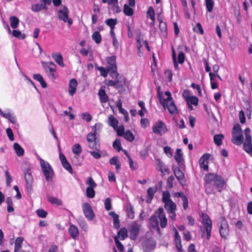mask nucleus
<instances>
[{"mask_svg": "<svg viewBox=\"0 0 252 252\" xmlns=\"http://www.w3.org/2000/svg\"><path fill=\"white\" fill-rule=\"evenodd\" d=\"M157 93L159 102L164 108H167L169 112L171 114H176L177 113V107L172 99L170 92L169 91L165 92L164 94L167 96V98H164L163 93L160 91V87L159 86L158 88Z\"/></svg>", "mask_w": 252, "mask_h": 252, "instance_id": "f257e3e1", "label": "nucleus"}, {"mask_svg": "<svg viewBox=\"0 0 252 252\" xmlns=\"http://www.w3.org/2000/svg\"><path fill=\"white\" fill-rule=\"evenodd\" d=\"M163 212V209L160 207L150 218V223L151 227L158 232H159L160 230L158 219L160 220L161 227L165 228L167 225V220Z\"/></svg>", "mask_w": 252, "mask_h": 252, "instance_id": "f03ea898", "label": "nucleus"}, {"mask_svg": "<svg viewBox=\"0 0 252 252\" xmlns=\"http://www.w3.org/2000/svg\"><path fill=\"white\" fill-rule=\"evenodd\" d=\"M232 134V142L234 144L240 145L243 142L244 137L241 126L239 124H236L234 126Z\"/></svg>", "mask_w": 252, "mask_h": 252, "instance_id": "7ed1b4c3", "label": "nucleus"}, {"mask_svg": "<svg viewBox=\"0 0 252 252\" xmlns=\"http://www.w3.org/2000/svg\"><path fill=\"white\" fill-rule=\"evenodd\" d=\"M106 85L107 86L114 87L120 91L122 90L126 85V79L124 76H120L115 80H108Z\"/></svg>", "mask_w": 252, "mask_h": 252, "instance_id": "20e7f679", "label": "nucleus"}, {"mask_svg": "<svg viewBox=\"0 0 252 252\" xmlns=\"http://www.w3.org/2000/svg\"><path fill=\"white\" fill-rule=\"evenodd\" d=\"M40 166L46 180L48 182L51 181L54 175V172L50 164L45 160H42Z\"/></svg>", "mask_w": 252, "mask_h": 252, "instance_id": "39448f33", "label": "nucleus"}, {"mask_svg": "<svg viewBox=\"0 0 252 252\" xmlns=\"http://www.w3.org/2000/svg\"><path fill=\"white\" fill-rule=\"evenodd\" d=\"M68 13L67 7L66 6H63L62 9L58 10V16L60 20L67 23L68 25L70 26L72 24V20L69 18Z\"/></svg>", "mask_w": 252, "mask_h": 252, "instance_id": "423d86ee", "label": "nucleus"}, {"mask_svg": "<svg viewBox=\"0 0 252 252\" xmlns=\"http://www.w3.org/2000/svg\"><path fill=\"white\" fill-rule=\"evenodd\" d=\"M87 141L90 148L99 151L100 144L97 140L96 136L91 133H89L87 136Z\"/></svg>", "mask_w": 252, "mask_h": 252, "instance_id": "0eeeda50", "label": "nucleus"}, {"mask_svg": "<svg viewBox=\"0 0 252 252\" xmlns=\"http://www.w3.org/2000/svg\"><path fill=\"white\" fill-rule=\"evenodd\" d=\"M212 178L211 173H208L205 176L204 187L205 192L208 195L215 193L214 189L215 186L213 182Z\"/></svg>", "mask_w": 252, "mask_h": 252, "instance_id": "6e6552de", "label": "nucleus"}, {"mask_svg": "<svg viewBox=\"0 0 252 252\" xmlns=\"http://www.w3.org/2000/svg\"><path fill=\"white\" fill-rule=\"evenodd\" d=\"M244 133L246 136L245 142L243 144L244 150L248 153L252 151V137L251 135V130L248 127L244 130Z\"/></svg>", "mask_w": 252, "mask_h": 252, "instance_id": "1a4fd4ad", "label": "nucleus"}, {"mask_svg": "<svg viewBox=\"0 0 252 252\" xmlns=\"http://www.w3.org/2000/svg\"><path fill=\"white\" fill-rule=\"evenodd\" d=\"M25 179L26 182V189L28 193L31 194L32 192L33 177L30 169H27L24 172Z\"/></svg>", "mask_w": 252, "mask_h": 252, "instance_id": "9d476101", "label": "nucleus"}, {"mask_svg": "<svg viewBox=\"0 0 252 252\" xmlns=\"http://www.w3.org/2000/svg\"><path fill=\"white\" fill-rule=\"evenodd\" d=\"M202 222L204 224L205 230L207 232V239L209 240L211 237V232L212 230V223L209 216L205 214H202Z\"/></svg>", "mask_w": 252, "mask_h": 252, "instance_id": "9b49d317", "label": "nucleus"}, {"mask_svg": "<svg viewBox=\"0 0 252 252\" xmlns=\"http://www.w3.org/2000/svg\"><path fill=\"white\" fill-rule=\"evenodd\" d=\"M153 131L159 135H162L167 131V129L165 124L159 121L155 124L153 127Z\"/></svg>", "mask_w": 252, "mask_h": 252, "instance_id": "f8f14e48", "label": "nucleus"}, {"mask_svg": "<svg viewBox=\"0 0 252 252\" xmlns=\"http://www.w3.org/2000/svg\"><path fill=\"white\" fill-rule=\"evenodd\" d=\"M82 209L86 219L89 220H92L94 217V214L90 204L88 203H83Z\"/></svg>", "mask_w": 252, "mask_h": 252, "instance_id": "ddd939ff", "label": "nucleus"}, {"mask_svg": "<svg viewBox=\"0 0 252 252\" xmlns=\"http://www.w3.org/2000/svg\"><path fill=\"white\" fill-rule=\"evenodd\" d=\"M219 231L221 237L225 239H226L229 233L228 225L224 218L221 219Z\"/></svg>", "mask_w": 252, "mask_h": 252, "instance_id": "4468645a", "label": "nucleus"}, {"mask_svg": "<svg viewBox=\"0 0 252 252\" xmlns=\"http://www.w3.org/2000/svg\"><path fill=\"white\" fill-rule=\"evenodd\" d=\"M107 62L106 68L108 70H117V65L116 64V56L113 55L106 58Z\"/></svg>", "mask_w": 252, "mask_h": 252, "instance_id": "2eb2a0df", "label": "nucleus"}, {"mask_svg": "<svg viewBox=\"0 0 252 252\" xmlns=\"http://www.w3.org/2000/svg\"><path fill=\"white\" fill-rule=\"evenodd\" d=\"M212 180L215 186L219 188H222L224 185V181L223 178L217 174L211 173Z\"/></svg>", "mask_w": 252, "mask_h": 252, "instance_id": "dca6fc26", "label": "nucleus"}, {"mask_svg": "<svg viewBox=\"0 0 252 252\" xmlns=\"http://www.w3.org/2000/svg\"><path fill=\"white\" fill-rule=\"evenodd\" d=\"M174 158L176 161L178 163L179 167L184 170L185 165L183 162V154L182 153V150L181 149H177L176 150Z\"/></svg>", "mask_w": 252, "mask_h": 252, "instance_id": "f3484780", "label": "nucleus"}, {"mask_svg": "<svg viewBox=\"0 0 252 252\" xmlns=\"http://www.w3.org/2000/svg\"><path fill=\"white\" fill-rule=\"evenodd\" d=\"M173 171L179 183L182 186H184L186 184V180L185 179L184 173L181 170V168L180 167L176 168L174 169Z\"/></svg>", "mask_w": 252, "mask_h": 252, "instance_id": "a211bd4d", "label": "nucleus"}, {"mask_svg": "<svg viewBox=\"0 0 252 252\" xmlns=\"http://www.w3.org/2000/svg\"><path fill=\"white\" fill-rule=\"evenodd\" d=\"M140 225L137 223H133L129 230L130 238L132 240H135L138 236L139 233V228Z\"/></svg>", "mask_w": 252, "mask_h": 252, "instance_id": "6ab92c4d", "label": "nucleus"}, {"mask_svg": "<svg viewBox=\"0 0 252 252\" xmlns=\"http://www.w3.org/2000/svg\"><path fill=\"white\" fill-rule=\"evenodd\" d=\"M77 81L75 79H72L69 81L68 93L69 95H73L76 92Z\"/></svg>", "mask_w": 252, "mask_h": 252, "instance_id": "aec40b11", "label": "nucleus"}, {"mask_svg": "<svg viewBox=\"0 0 252 252\" xmlns=\"http://www.w3.org/2000/svg\"><path fill=\"white\" fill-rule=\"evenodd\" d=\"M104 88L105 87H101L98 93L100 101L102 103H105L108 100V97L105 93Z\"/></svg>", "mask_w": 252, "mask_h": 252, "instance_id": "412c9836", "label": "nucleus"}, {"mask_svg": "<svg viewBox=\"0 0 252 252\" xmlns=\"http://www.w3.org/2000/svg\"><path fill=\"white\" fill-rule=\"evenodd\" d=\"M164 208L167 213L175 212L177 209L176 204L173 201H169L168 203H165L164 204Z\"/></svg>", "mask_w": 252, "mask_h": 252, "instance_id": "4be33fe9", "label": "nucleus"}, {"mask_svg": "<svg viewBox=\"0 0 252 252\" xmlns=\"http://www.w3.org/2000/svg\"><path fill=\"white\" fill-rule=\"evenodd\" d=\"M158 189L156 187L149 188L147 189V199L146 202L147 203H150L152 200L153 198L155 193L157 191Z\"/></svg>", "mask_w": 252, "mask_h": 252, "instance_id": "5701e85b", "label": "nucleus"}, {"mask_svg": "<svg viewBox=\"0 0 252 252\" xmlns=\"http://www.w3.org/2000/svg\"><path fill=\"white\" fill-rule=\"evenodd\" d=\"M31 9L32 11L37 12L42 10H47L48 7L45 4L36 3L32 5Z\"/></svg>", "mask_w": 252, "mask_h": 252, "instance_id": "b1692460", "label": "nucleus"}, {"mask_svg": "<svg viewBox=\"0 0 252 252\" xmlns=\"http://www.w3.org/2000/svg\"><path fill=\"white\" fill-rule=\"evenodd\" d=\"M68 231L73 239H75L78 237L79 231L75 225L71 224L69 227Z\"/></svg>", "mask_w": 252, "mask_h": 252, "instance_id": "393cba45", "label": "nucleus"}, {"mask_svg": "<svg viewBox=\"0 0 252 252\" xmlns=\"http://www.w3.org/2000/svg\"><path fill=\"white\" fill-rule=\"evenodd\" d=\"M126 210L127 217L130 219H133L134 218V211L133 207L130 202L127 203L126 205Z\"/></svg>", "mask_w": 252, "mask_h": 252, "instance_id": "a878e982", "label": "nucleus"}, {"mask_svg": "<svg viewBox=\"0 0 252 252\" xmlns=\"http://www.w3.org/2000/svg\"><path fill=\"white\" fill-rule=\"evenodd\" d=\"M109 215L111 216L113 219L114 227L116 229L119 228L120 225L119 216L114 212H109Z\"/></svg>", "mask_w": 252, "mask_h": 252, "instance_id": "bb28decb", "label": "nucleus"}, {"mask_svg": "<svg viewBox=\"0 0 252 252\" xmlns=\"http://www.w3.org/2000/svg\"><path fill=\"white\" fill-rule=\"evenodd\" d=\"M52 57L55 61L61 66H64L63 56L60 53L52 54Z\"/></svg>", "mask_w": 252, "mask_h": 252, "instance_id": "cd10ccee", "label": "nucleus"}, {"mask_svg": "<svg viewBox=\"0 0 252 252\" xmlns=\"http://www.w3.org/2000/svg\"><path fill=\"white\" fill-rule=\"evenodd\" d=\"M156 163L159 171L162 173L168 172L169 169L164 165L161 159L158 158L157 159Z\"/></svg>", "mask_w": 252, "mask_h": 252, "instance_id": "c85d7f7f", "label": "nucleus"}, {"mask_svg": "<svg viewBox=\"0 0 252 252\" xmlns=\"http://www.w3.org/2000/svg\"><path fill=\"white\" fill-rule=\"evenodd\" d=\"M24 241V238L22 237H17L15 242L14 252H18L22 247V243Z\"/></svg>", "mask_w": 252, "mask_h": 252, "instance_id": "c756f323", "label": "nucleus"}, {"mask_svg": "<svg viewBox=\"0 0 252 252\" xmlns=\"http://www.w3.org/2000/svg\"><path fill=\"white\" fill-rule=\"evenodd\" d=\"M48 77L51 80H53L56 78V68L51 66L46 71Z\"/></svg>", "mask_w": 252, "mask_h": 252, "instance_id": "7c9ffc66", "label": "nucleus"}, {"mask_svg": "<svg viewBox=\"0 0 252 252\" xmlns=\"http://www.w3.org/2000/svg\"><path fill=\"white\" fill-rule=\"evenodd\" d=\"M108 123L110 126H112L114 129H116L118 126V121L114 117L113 115H111L108 118Z\"/></svg>", "mask_w": 252, "mask_h": 252, "instance_id": "2f4dec72", "label": "nucleus"}, {"mask_svg": "<svg viewBox=\"0 0 252 252\" xmlns=\"http://www.w3.org/2000/svg\"><path fill=\"white\" fill-rule=\"evenodd\" d=\"M33 78L35 80L38 81L41 84V87L43 88H47L46 83L43 79V77L39 74H35L33 75Z\"/></svg>", "mask_w": 252, "mask_h": 252, "instance_id": "473e14b6", "label": "nucleus"}, {"mask_svg": "<svg viewBox=\"0 0 252 252\" xmlns=\"http://www.w3.org/2000/svg\"><path fill=\"white\" fill-rule=\"evenodd\" d=\"M13 148L18 156H22L24 155V150L18 143H15Z\"/></svg>", "mask_w": 252, "mask_h": 252, "instance_id": "72a5a7b5", "label": "nucleus"}, {"mask_svg": "<svg viewBox=\"0 0 252 252\" xmlns=\"http://www.w3.org/2000/svg\"><path fill=\"white\" fill-rule=\"evenodd\" d=\"M117 237H118V238H119L121 240L125 239L127 237V231L126 228H121L118 232Z\"/></svg>", "mask_w": 252, "mask_h": 252, "instance_id": "f704fd0d", "label": "nucleus"}, {"mask_svg": "<svg viewBox=\"0 0 252 252\" xmlns=\"http://www.w3.org/2000/svg\"><path fill=\"white\" fill-rule=\"evenodd\" d=\"M9 21L12 28L16 29L18 27L19 24V20L17 17L15 16H11L9 18Z\"/></svg>", "mask_w": 252, "mask_h": 252, "instance_id": "c9c22d12", "label": "nucleus"}, {"mask_svg": "<svg viewBox=\"0 0 252 252\" xmlns=\"http://www.w3.org/2000/svg\"><path fill=\"white\" fill-rule=\"evenodd\" d=\"M102 125L100 123H96L92 127L93 131L91 132L92 134H94L96 136L101 131Z\"/></svg>", "mask_w": 252, "mask_h": 252, "instance_id": "e433bc0d", "label": "nucleus"}, {"mask_svg": "<svg viewBox=\"0 0 252 252\" xmlns=\"http://www.w3.org/2000/svg\"><path fill=\"white\" fill-rule=\"evenodd\" d=\"M224 138V136L222 134H216L214 136V141L217 146H220L222 144V140Z\"/></svg>", "mask_w": 252, "mask_h": 252, "instance_id": "4c0bfd02", "label": "nucleus"}, {"mask_svg": "<svg viewBox=\"0 0 252 252\" xmlns=\"http://www.w3.org/2000/svg\"><path fill=\"white\" fill-rule=\"evenodd\" d=\"M123 137L125 139L129 142L133 141L135 138L134 135L130 130H126L125 132Z\"/></svg>", "mask_w": 252, "mask_h": 252, "instance_id": "58836bf2", "label": "nucleus"}, {"mask_svg": "<svg viewBox=\"0 0 252 252\" xmlns=\"http://www.w3.org/2000/svg\"><path fill=\"white\" fill-rule=\"evenodd\" d=\"M147 14L150 18L153 21V23H150V25H153L155 20V13L154 9L152 6L148 8Z\"/></svg>", "mask_w": 252, "mask_h": 252, "instance_id": "ea45409f", "label": "nucleus"}, {"mask_svg": "<svg viewBox=\"0 0 252 252\" xmlns=\"http://www.w3.org/2000/svg\"><path fill=\"white\" fill-rule=\"evenodd\" d=\"M162 200L164 204L165 203H168L169 201H172L170 198V193L168 191H165L163 192Z\"/></svg>", "mask_w": 252, "mask_h": 252, "instance_id": "a19ab883", "label": "nucleus"}, {"mask_svg": "<svg viewBox=\"0 0 252 252\" xmlns=\"http://www.w3.org/2000/svg\"><path fill=\"white\" fill-rule=\"evenodd\" d=\"M106 24L109 26L111 29H114L115 25L117 23L116 19L110 18L105 21Z\"/></svg>", "mask_w": 252, "mask_h": 252, "instance_id": "79ce46f5", "label": "nucleus"}, {"mask_svg": "<svg viewBox=\"0 0 252 252\" xmlns=\"http://www.w3.org/2000/svg\"><path fill=\"white\" fill-rule=\"evenodd\" d=\"M48 200L52 204H56L58 206L62 204L61 200L52 196H49L48 197Z\"/></svg>", "mask_w": 252, "mask_h": 252, "instance_id": "37998d69", "label": "nucleus"}, {"mask_svg": "<svg viewBox=\"0 0 252 252\" xmlns=\"http://www.w3.org/2000/svg\"><path fill=\"white\" fill-rule=\"evenodd\" d=\"M211 155L209 154H204L200 158L199 162V164L201 166L203 164H206L207 163L208 159H209V157H211Z\"/></svg>", "mask_w": 252, "mask_h": 252, "instance_id": "c03bdc74", "label": "nucleus"}, {"mask_svg": "<svg viewBox=\"0 0 252 252\" xmlns=\"http://www.w3.org/2000/svg\"><path fill=\"white\" fill-rule=\"evenodd\" d=\"M186 101L187 104H193L195 106H197L198 103V98L194 96H191L188 97Z\"/></svg>", "mask_w": 252, "mask_h": 252, "instance_id": "a18cd8bd", "label": "nucleus"}, {"mask_svg": "<svg viewBox=\"0 0 252 252\" xmlns=\"http://www.w3.org/2000/svg\"><path fill=\"white\" fill-rule=\"evenodd\" d=\"M92 38L97 44L100 43L101 41V36L97 31L93 33Z\"/></svg>", "mask_w": 252, "mask_h": 252, "instance_id": "49530a36", "label": "nucleus"}, {"mask_svg": "<svg viewBox=\"0 0 252 252\" xmlns=\"http://www.w3.org/2000/svg\"><path fill=\"white\" fill-rule=\"evenodd\" d=\"M124 13L127 16H131L133 14V10L126 4L124 6Z\"/></svg>", "mask_w": 252, "mask_h": 252, "instance_id": "de8ad7c7", "label": "nucleus"}, {"mask_svg": "<svg viewBox=\"0 0 252 252\" xmlns=\"http://www.w3.org/2000/svg\"><path fill=\"white\" fill-rule=\"evenodd\" d=\"M94 188L88 187L86 189V194L88 197L93 198L95 196Z\"/></svg>", "mask_w": 252, "mask_h": 252, "instance_id": "09e8293b", "label": "nucleus"}, {"mask_svg": "<svg viewBox=\"0 0 252 252\" xmlns=\"http://www.w3.org/2000/svg\"><path fill=\"white\" fill-rule=\"evenodd\" d=\"M113 148L117 151L120 152L123 150L120 139H116L113 143Z\"/></svg>", "mask_w": 252, "mask_h": 252, "instance_id": "8fccbe9b", "label": "nucleus"}, {"mask_svg": "<svg viewBox=\"0 0 252 252\" xmlns=\"http://www.w3.org/2000/svg\"><path fill=\"white\" fill-rule=\"evenodd\" d=\"M72 151L74 154L79 155L82 152V148L80 145L78 143L75 144L73 146Z\"/></svg>", "mask_w": 252, "mask_h": 252, "instance_id": "3c124183", "label": "nucleus"}, {"mask_svg": "<svg viewBox=\"0 0 252 252\" xmlns=\"http://www.w3.org/2000/svg\"><path fill=\"white\" fill-rule=\"evenodd\" d=\"M3 118L8 119L12 124H15L16 122V117L13 116L10 113H5Z\"/></svg>", "mask_w": 252, "mask_h": 252, "instance_id": "603ef678", "label": "nucleus"}, {"mask_svg": "<svg viewBox=\"0 0 252 252\" xmlns=\"http://www.w3.org/2000/svg\"><path fill=\"white\" fill-rule=\"evenodd\" d=\"M158 20L159 22V28L162 32L166 31V24L165 22H163L161 20L160 14L158 16Z\"/></svg>", "mask_w": 252, "mask_h": 252, "instance_id": "864d4df0", "label": "nucleus"}, {"mask_svg": "<svg viewBox=\"0 0 252 252\" xmlns=\"http://www.w3.org/2000/svg\"><path fill=\"white\" fill-rule=\"evenodd\" d=\"M13 36L17 37L21 39H23L25 38L26 35L25 34L22 33L20 31L17 30H13L12 32Z\"/></svg>", "mask_w": 252, "mask_h": 252, "instance_id": "5fc2aeb1", "label": "nucleus"}, {"mask_svg": "<svg viewBox=\"0 0 252 252\" xmlns=\"http://www.w3.org/2000/svg\"><path fill=\"white\" fill-rule=\"evenodd\" d=\"M206 6L208 12L212 11L214 7V1L213 0H205Z\"/></svg>", "mask_w": 252, "mask_h": 252, "instance_id": "6e6d98bb", "label": "nucleus"}, {"mask_svg": "<svg viewBox=\"0 0 252 252\" xmlns=\"http://www.w3.org/2000/svg\"><path fill=\"white\" fill-rule=\"evenodd\" d=\"M114 241L116 243V245L118 248V249L120 252H123L124 250V247L123 244L119 241L118 237L117 236L114 237Z\"/></svg>", "mask_w": 252, "mask_h": 252, "instance_id": "4d7b16f0", "label": "nucleus"}, {"mask_svg": "<svg viewBox=\"0 0 252 252\" xmlns=\"http://www.w3.org/2000/svg\"><path fill=\"white\" fill-rule=\"evenodd\" d=\"M37 216L41 218H45L46 217L47 213L45 210L40 209L36 211Z\"/></svg>", "mask_w": 252, "mask_h": 252, "instance_id": "13d9d810", "label": "nucleus"}, {"mask_svg": "<svg viewBox=\"0 0 252 252\" xmlns=\"http://www.w3.org/2000/svg\"><path fill=\"white\" fill-rule=\"evenodd\" d=\"M64 169L67 170L70 173H73V170L69 162L66 161L62 163Z\"/></svg>", "mask_w": 252, "mask_h": 252, "instance_id": "bf43d9fd", "label": "nucleus"}, {"mask_svg": "<svg viewBox=\"0 0 252 252\" xmlns=\"http://www.w3.org/2000/svg\"><path fill=\"white\" fill-rule=\"evenodd\" d=\"M97 69L100 71L101 75L104 77L107 76L108 72L109 71L106 67L104 68L102 66L98 67Z\"/></svg>", "mask_w": 252, "mask_h": 252, "instance_id": "052dcab7", "label": "nucleus"}, {"mask_svg": "<svg viewBox=\"0 0 252 252\" xmlns=\"http://www.w3.org/2000/svg\"><path fill=\"white\" fill-rule=\"evenodd\" d=\"M78 222L82 229L86 231L88 228V226L85 220L83 219H79L78 220Z\"/></svg>", "mask_w": 252, "mask_h": 252, "instance_id": "680f3d73", "label": "nucleus"}, {"mask_svg": "<svg viewBox=\"0 0 252 252\" xmlns=\"http://www.w3.org/2000/svg\"><path fill=\"white\" fill-rule=\"evenodd\" d=\"M4 172H5V175L6 176V185L8 187H10V184H11V182L12 181V178H11V176H10L9 173L8 172V170H5Z\"/></svg>", "mask_w": 252, "mask_h": 252, "instance_id": "e2e57ef3", "label": "nucleus"}, {"mask_svg": "<svg viewBox=\"0 0 252 252\" xmlns=\"http://www.w3.org/2000/svg\"><path fill=\"white\" fill-rule=\"evenodd\" d=\"M82 118L87 122H90L92 119L91 115L87 112L82 114Z\"/></svg>", "mask_w": 252, "mask_h": 252, "instance_id": "0e129e2a", "label": "nucleus"}, {"mask_svg": "<svg viewBox=\"0 0 252 252\" xmlns=\"http://www.w3.org/2000/svg\"><path fill=\"white\" fill-rule=\"evenodd\" d=\"M117 135L119 136H123L125 132V127L124 126H120L117 129Z\"/></svg>", "mask_w": 252, "mask_h": 252, "instance_id": "69168bd1", "label": "nucleus"}, {"mask_svg": "<svg viewBox=\"0 0 252 252\" xmlns=\"http://www.w3.org/2000/svg\"><path fill=\"white\" fill-rule=\"evenodd\" d=\"M185 54L184 53L181 51L178 54V62L179 63L182 64L185 61Z\"/></svg>", "mask_w": 252, "mask_h": 252, "instance_id": "338daca9", "label": "nucleus"}, {"mask_svg": "<svg viewBox=\"0 0 252 252\" xmlns=\"http://www.w3.org/2000/svg\"><path fill=\"white\" fill-rule=\"evenodd\" d=\"M174 180L173 176H169L167 180V187L168 189H171L173 188V182Z\"/></svg>", "mask_w": 252, "mask_h": 252, "instance_id": "774afa93", "label": "nucleus"}]
</instances>
